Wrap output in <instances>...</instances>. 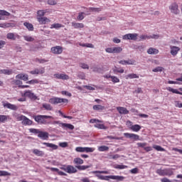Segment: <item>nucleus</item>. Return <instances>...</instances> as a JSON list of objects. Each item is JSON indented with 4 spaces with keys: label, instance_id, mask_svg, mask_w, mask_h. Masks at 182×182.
Here are the masks:
<instances>
[{
    "label": "nucleus",
    "instance_id": "55",
    "mask_svg": "<svg viewBox=\"0 0 182 182\" xmlns=\"http://www.w3.org/2000/svg\"><path fill=\"white\" fill-rule=\"evenodd\" d=\"M47 4H48V5L54 6V5H56L58 4V1H56V0H48Z\"/></svg>",
    "mask_w": 182,
    "mask_h": 182
},
{
    "label": "nucleus",
    "instance_id": "45",
    "mask_svg": "<svg viewBox=\"0 0 182 182\" xmlns=\"http://www.w3.org/2000/svg\"><path fill=\"white\" fill-rule=\"evenodd\" d=\"M23 38L27 42H33L35 41V38L30 36H24Z\"/></svg>",
    "mask_w": 182,
    "mask_h": 182
},
{
    "label": "nucleus",
    "instance_id": "34",
    "mask_svg": "<svg viewBox=\"0 0 182 182\" xmlns=\"http://www.w3.org/2000/svg\"><path fill=\"white\" fill-rule=\"evenodd\" d=\"M14 24L11 23H0V28H4V29L6 28H12Z\"/></svg>",
    "mask_w": 182,
    "mask_h": 182
},
{
    "label": "nucleus",
    "instance_id": "52",
    "mask_svg": "<svg viewBox=\"0 0 182 182\" xmlns=\"http://www.w3.org/2000/svg\"><path fill=\"white\" fill-rule=\"evenodd\" d=\"M26 83H28V85H36L39 83V80H38L37 79H34L26 82Z\"/></svg>",
    "mask_w": 182,
    "mask_h": 182
},
{
    "label": "nucleus",
    "instance_id": "35",
    "mask_svg": "<svg viewBox=\"0 0 182 182\" xmlns=\"http://www.w3.org/2000/svg\"><path fill=\"white\" fill-rule=\"evenodd\" d=\"M59 28H65V26L63 24H60L59 23H53L50 26V29H59Z\"/></svg>",
    "mask_w": 182,
    "mask_h": 182
},
{
    "label": "nucleus",
    "instance_id": "40",
    "mask_svg": "<svg viewBox=\"0 0 182 182\" xmlns=\"http://www.w3.org/2000/svg\"><path fill=\"white\" fill-rule=\"evenodd\" d=\"M153 149H154L157 151H166V149H164V148L160 146L159 145H154Z\"/></svg>",
    "mask_w": 182,
    "mask_h": 182
},
{
    "label": "nucleus",
    "instance_id": "12",
    "mask_svg": "<svg viewBox=\"0 0 182 182\" xmlns=\"http://www.w3.org/2000/svg\"><path fill=\"white\" fill-rule=\"evenodd\" d=\"M21 96L23 97H29V99H33V100H36L38 99V97L31 90H27L24 92V93L21 95Z\"/></svg>",
    "mask_w": 182,
    "mask_h": 182
},
{
    "label": "nucleus",
    "instance_id": "5",
    "mask_svg": "<svg viewBox=\"0 0 182 182\" xmlns=\"http://www.w3.org/2000/svg\"><path fill=\"white\" fill-rule=\"evenodd\" d=\"M49 103L51 105H60V103H69V100L65 98H60L58 97H53L49 100Z\"/></svg>",
    "mask_w": 182,
    "mask_h": 182
},
{
    "label": "nucleus",
    "instance_id": "28",
    "mask_svg": "<svg viewBox=\"0 0 182 182\" xmlns=\"http://www.w3.org/2000/svg\"><path fill=\"white\" fill-rule=\"evenodd\" d=\"M12 73H14V70H8V69H3V70H0V75H12Z\"/></svg>",
    "mask_w": 182,
    "mask_h": 182
},
{
    "label": "nucleus",
    "instance_id": "14",
    "mask_svg": "<svg viewBox=\"0 0 182 182\" xmlns=\"http://www.w3.org/2000/svg\"><path fill=\"white\" fill-rule=\"evenodd\" d=\"M124 136L127 137V139H132L133 140H135V141H137V140H140V136L136 134H130V133H124Z\"/></svg>",
    "mask_w": 182,
    "mask_h": 182
},
{
    "label": "nucleus",
    "instance_id": "16",
    "mask_svg": "<svg viewBox=\"0 0 182 182\" xmlns=\"http://www.w3.org/2000/svg\"><path fill=\"white\" fill-rule=\"evenodd\" d=\"M37 21L40 25H46V23H49V22H50V20H49V18L45 16L37 17Z\"/></svg>",
    "mask_w": 182,
    "mask_h": 182
},
{
    "label": "nucleus",
    "instance_id": "24",
    "mask_svg": "<svg viewBox=\"0 0 182 182\" xmlns=\"http://www.w3.org/2000/svg\"><path fill=\"white\" fill-rule=\"evenodd\" d=\"M72 26H73V28L75 29H82L83 28H85V24L82 23H76L75 21L72 22Z\"/></svg>",
    "mask_w": 182,
    "mask_h": 182
},
{
    "label": "nucleus",
    "instance_id": "49",
    "mask_svg": "<svg viewBox=\"0 0 182 182\" xmlns=\"http://www.w3.org/2000/svg\"><path fill=\"white\" fill-rule=\"evenodd\" d=\"M0 15H2L3 16H10L11 14L6 11L0 10Z\"/></svg>",
    "mask_w": 182,
    "mask_h": 182
},
{
    "label": "nucleus",
    "instance_id": "37",
    "mask_svg": "<svg viewBox=\"0 0 182 182\" xmlns=\"http://www.w3.org/2000/svg\"><path fill=\"white\" fill-rule=\"evenodd\" d=\"M126 79H139V75L134 73L129 74L126 76Z\"/></svg>",
    "mask_w": 182,
    "mask_h": 182
},
{
    "label": "nucleus",
    "instance_id": "39",
    "mask_svg": "<svg viewBox=\"0 0 182 182\" xmlns=\"http://www.w3.org/2000/svg\"><path fill=\"white\" fill-rule=\"evenodd\" d=\"M98 151H109V146H100L98 147Z\"/></svg>",
    "mask_w": 182,
    "mask_h": 182
},
{
    "label": "nucleus",
    "instance_id": "33",
    "mask_svg": "<svg viewBox=\"0 0 182 182\" xmlns=\"http://www.w3.org/2000/svg\"><path fill=\"white\" fill-rule=\"evenodd\" d=\"M23 25L26 26V28L28 29V31H33V24L28 23V22H24Z\"/></svg>",
    "mask_w": 182,
    "mask_h": 182
},
{
    "label": "nucleus",
    "instance_id": "4",
    "mask_svg": "<svg viewBox=\"0 0 182 182\" xmlns=\"http://www.w3.org/2000/svg\"><path fill=\"white\" fill-rule=\"evenodd\" d=\"M83 159L80 158H75L73 159V164L75 165V168H77V170H80V171H85L87 170V168H90V166H82L81 164H83Z\"/></svg>",
    "mask_w": 182,
    "mask_h": 182
},
{
    "label": "nucleus",
    "instance_id": "13",
    "mask_svg": "<svg viewBox=\"0 0 182 182\" xmlns=\"http://www.w3.org/2000/svg\"><path fill=\"white\" fill-rule=\"evenodd\" d=\"M51 52L54 53V55H60V53L63 52V48L60 46H56L51 48Z\"/></svg>",
    "mask_w": 182,
    "mask_h": 182
},
{
    "label": "nucleus",
    "instance_id": "32",
    "mask_svg": "<svg viewBox=\"0 0 182 182\" xmlns=\"http://www.w3.org/2000/svg\"><path fill=\"white\" fill-rule=\"evenodd\" d=\"M141 129V127L139 124H134V125H132L131 127H130V129L132 131V132H140Z\"/></svg>",
    "mask_w": 182,
    "mask_h": 182
},
{
    "label": "nucleus",
    "instance_id": "11",
    "mask_svg": "<svg viewBox=\"0 0 182 182\" xmlns=\"http://www.w3.org/2000/svg\"><path fill=\"white\" fill-rule=\"evenodd\" d=\"M138 33H128L123 36L124 41H137Z\"/></svg>",
    "mask_w": 182,
    "mask_h": 182
},
{
    "label": "nucleus",
    "instance_id": "8",
    "mask_svg": "<svg viewBox=\"0 0 182 182\" xmlns=\"http://www.w3.org/2000/svg\"><path fill=\"white\" fill-rule=\"evenodd\" d=\"M95 150V149L93 147L77 146L75 148V151H77L78 153H93Z\"/></svg>",
    "mask_w": 182,
    "mask_h": 182
},
{
    "label": "nucleus",
    "instance_id": "53",
    "mask_svg": "<svg viewBox=\"0 0 182 182\" xmlns=\"http://www.w3.org/2000/svg\"><path fill=\"white\" fill-rule=\"evenodd\" d=\"M5 176H11V173H9L6 171H0V177Z\"/></svg>",
    "mask_w": 182,
    "mask_h": 182
},
{
    "label": "nucleus",
    "instance_id": "19",
    "mask_svg": "<svg viewBox=\"0 0 182 182\" xmlns=\"http://www.w3.org/2000/svg\"><path fill=\"white\" fill-rule=\"evenodd\" d=\"M16 79H20L26 82V80H29V75L28 74L20 73L16 76Z\"/></svg>",
    "mask_w": 182,
    "mask_h": 182
},
{
    "label": "nucleus",
    "instance_id": "47",
    "mask_svg": "<svg viewBox=\"0 0 182 182\" xmlns=\"http://www.w3.org/2000/svg\"><path fill=\"white\" fill-rule=\"evenodd\" d=\"M114 53H120L123 50L122 47H114L113 48Z\"/></svg>",
    "mask_w": 182,
    "mask_h": 182
},
{
    "label": "nucleus",
    "instance_id": "29",
    "mask_svg": "<svg viewBox=\"0 0 182 182\" xmlns=\"http://www.w3.org/2000/svg\"><path fill=\"white\" fill-rule=\"evenodd\" d=\"M159 53V50L157 48H150L147 50L148 55H157Z\"/></svg>",
    "mask_w": 182,
    "mask_h": 182
},
{
    "label": "nucleus",
    "instance_id": "58",
    "mask_svg": "<svg viewBox=\"0 0 182 182\" xmlns=\"http://www.w3.org/2000/svg\"><path fill=\"white\" fill-rule=\"evenodd\" d=\"M152 72L157 73V72H163V67H156L152 70Z\"/></svg>",
    "mask_w": 182,
    "mask_h": 182
},
{
    "label": "nucleus",
    "instance_id": "6",
    "mask_svg": "<svg viewBox=\"0 0 182 182\" xmlns=\"http://www.w3.org/2000/svg\"><path fill=\"white\" fill-rule=\"evenodd\" d=\"M76 168V166H73L72 165H64L60 167L61 170H63V171H65V173H68V174H75V173L77 171V169Z\"/></svg>",
    "mask_w": 182,
    "mask_h": 182
},
{
    "label": "nucleus",
    "instance_id": "18",
    "mask_svg": "<svg viewBox=\"0 0 182 182\" xmlns=\"http://www.w3.org/2000/svg\"><path fill=\"white\" fill-rule=\"evenodd\" d=\"M170 49H171V55L172 56H177V53L180 52V48L174 46H170Z\"/></svg>",
    "mask_w": 182,
    "mask_h": 182
},
{
    "label": "nucleus",
    "instance_id": "56",
    "mask_svg": "<svg viewBox=\"0 0 182 182\" xmlns=\"http://www.w3.org/2000/svg\"><path fill=\"white\" fill-rule=\"evenodd\" d=\"M139 38V41H146V39H150V37L147 35H141Z\"/></svg>",
    "mask_w": 182,
    "mask_h": 182
},
{
    "label": "nucleus",
    "instance_id": "1",
    "mask_svg": "<svg viewBox=\"0 0 182 182\" xmlns=\"http://www.w3.org/2000/svg\"><path fill=\"white\" fill-rule=\"evenodd\" d=\"M97 177L98 180H105V181H109V179L116 180L117 181H123L124 180V176H103V175H95Z\"/></svg>",
    "mask_w": 182,
    "mask_h": 182
},
{
    "label": "nucleus",
    "instance_id": "10",
    "mask_svg": "<svg viewBox=\"0 0 182 182\" xmlns=\"http://www.w3.org/2000/svg\"><path fill=\"white\" fill-rule=\"evenodd\" d=\"M156 174H159V176H161V177H164V176H173V171L168 172V169H157L156 170Z\"/></svg>",
    "mask_w": 182,
    "mask_h": 182
},
{
    "label": "nucleus",
    "instance_id": "62",
    "mask_svg": "<svg viewBox=\"0 0 182 182\" xmlns=\"http://www.w3.org/2000/svg\"><path fill=\"white\" fill-rule=\"evenodd\" d=\"M105 52H107V53H114L113 48H107Z\"/></svg>",
    "mask_w": 182,
    "mask_h": 182
},
{
    "label": "nucleus",
    "instance_id": "64",
    "mask_svg": "<svg viewBox=\"0 0 182 182\" xmlns=\"http://www.w3.org/2000/svg\"><path fill=\"white\" fill-rule=\"evenodd\" d=\"M161 182H171V181L167 178H163L161 179Z\"/></svg>",
    "mask_w": 182,
    "mask_h": 182
},
{
    "label": "nucleus",
    "instance_id": "27",
    "mask_svg": "<svg viewBox=\"0 0 182 182\" xmlns=\"http://www.w3.org/2000/svg\"><path fill=\"white\" fill-rule=\"evenodd\" d=\"M42 144H43L44 146H46V147H50V149H53V150H58V145L55 144L43 142Z\"/></svg>",
    "mask_w": 182,
    "mask_h": 182
},
{
    "label": "nucleus",
    "instance_id": "7",
    "mask_svg": "<svg viewBox=\"0 0 182 182\" xmlns=\"http://www.w3.org/2000/svg\"><path fill=\"white\" fill-rule=\"evenodd\" d=\"M18 122H22V124L24 126H31L32 125V120L29 119L25 115H19L16 117Z\"/></svg>",
    "mask_w": 182,
    "mask_h": 182
},
{
    "label": "nucleus",
    "instance_id": "51",
    "mask_svg": "<svg viewBox=\"0 0 182 182\" xmlns=\"http://www.w3.org/2000/svg\"><path fill=\"white\" fill-rule=\"evenodd\" d=\"M89 11H90L91 12H100L102 11V9L91 7L89 9Z\"/></svg>",
    "mask_w": 182,
    "mask_h": 182
},
{
    "label": "nucleus",
    "instance_id": "44",
    "mask_svg": "<svg viewBox=\"0 0 182 182\" xmlns=\"http://www.w3.org/2000/svg\"><path fill=\"white\" fill-rule=\"evenodd\" d=\"M43 107L46 110H52V109H53L52 105H50V104H47V103L43 104Z\"/></svg>",
    "mask_w": 182,
    "mask_h": 182
},
{
    "label": "nucleus",
    "instance_id": "2",
    "mask_svg": "<svg viewBox=\"0 0 182 182\" xmlns=\"http://www.w3.org/2000/svg\"><path fill=\"white\" fill-rule=\"evenodd\" d=\"M33 119L38 124H49L50 122H48L46 119H53V117L49 115H36L33 116Z\"/></svg>",
    "mask_w": 182,
    "mask_h": 182
},
{
    "label": "nucleus",
    "instance_id": "17",
    "mask_svg": "<svg viewBox=\"0 0 182 182\" xmlns=\"http://www.w3.org/2000/svg\"><path fill=\"white\" fill-rule=\"evenodd\" d=\"M4 107H7V109H10L11 110H18V107L15 105L3 102Z\"/></svg>",
    "mask_w": 182,
    "mask_h": 182
},
{
    "label": "nucleus",
    "instance_id": "50",
    "mask_svg": "<svg viewBox=\"0 0 182 182\" xmlns=\"http://www.w3.org/2000/svg\"><path fill=\"white\" fill-rule=\"evenodd\" d=\"M136 146H138L139 148H141V149H144V148L146 147V146H147V143H146V142H143V143H141V142H138V143L136 144Z\"/></svg>",
    "mask_w": 182,
    "mask_h": 182
},
{
    "label": "nucleus",
    "instance_id": "22",
    "mask_svg": "<svg viewBox=\"0 0 182 182\" xmlns=\"http://www.w3.org/2000/svg\"><path fill=\"white\" fill-rule=\"evenodd\" d=\"M120 65H134L136 63V60H122L119 62Z\"/></svg>",
    "mask_w": 182,
    "mask_h": 182
},
{
    "label": "nucleus",
    "instance_id": "61",
    "mask_svg": "<svg viewBox=\"0 0 182 182\" xmlns=\"http://www.w3.org/2000/svg\"><path fill=\"white\" fill-rule=\"evenodd\" d=\"M182 103L180 101H175V107L181 109Z\"/></svg>",
    "mask_w": 182,
    "mask_h": 182
},
{
    "label": "nucleus",
    "instance_id": "20",
    "mask_svg": "<svg viewBox=\"0 0 182 182\" xmlns=\"http://www.w3.org/2000/svg\"><path fill=\"white\" fill-rule=\"evenodd\" d=\"M117 110L119 113V114H129V113L127 108L124 107H117Z\"/></svg>",
    "mask_w": 182,
    "mask_h": 182
},
{
    "label": "nucleus",
    "instance_id": "15",
    "mask_svg": "<svg viewBox=\"0 0 182 182\" xmlns=\"http://www.w3.org/2000/svg\"><path fill=\"white\" fill-rule=\"evenodd\" d=\"M31 75H43L45 73V68H35L30 71Z\"/></svg>",
    "mask_w": 182,
    "mask_h": 182
},
{
    "label": "nucleus",
    "instance_id": "36",
    "mask_svg": "<svg viewBox=\"0 0 182 182\" xmlns=\"http://www.w3.org/2000/svg\"><path fill=\"white\" fill-rule=\"evenodd\" d=\"M46 11L45 10H38L37 11V18H42L45 16Z\"/></svg>",
    "mask_w": 182,
    "mask_h": 182
},
{
    "label": "nucleus",
    "instance_id": "26",
    "mask_svg": "<svg viewBox=\"0 0 182 182\" xmlns=\"http://www.w3.org/2000/svg\"><path fill=\"white\" fill-rule=\"evenodd\" d=\"M33 154L38 156V157H43V156H45V152L36 149L33 150Z\"/></svg>",
    "mask_w": 182,
    "mask_h": 182
},
{
    "label": "nucleus",
    "instance_id": "30",
    "mask_svg": "<svg viewBox=\"0 0 182 182\" xmlns=\"http://www.w3.org/2000/svg\"><path fill=\"white\" fill-rule=\"evenodd\" d=\"M166 90L168 92H171L172 93H175L176 95H181L182 96V92L178 91L177 89L171 88V87H166Z\"/></svg>",
    "mask_w": 182,
    "mask_h": 182
},
{
    "label": "nucleus",
    "instance_id": "43",
    "mask_svg": "<svg viewBox=\"0 0 182 182\" xmlns=\"http://www.w3.org/2000/svg\"><path fill=\"white\" fill-rule=\"evenodd\" d=\"M92 174H109V171H92Z\"/></svg>",
    "mask_w": 182,
    "mask_h": 182
},
{
    "label": "nucleus",
    "instance_id": "23",
    "mask_svg": "<svg viewBox=\"0 0 182 182\" xmlns=\"http://www.w3.org/2000/svg\"><path fill=\"white\" fill-rule=\"evenodd\" d=\"M6 38L11 41H16V38H19V35H15L14 33H9Z\"/></svg>",
    "mask_w": 182,
    "mask_h": 182
},
{
    "label": "nucleus",
    "instance_id": "63",
    "mask_svg": "<svg viewBox=\"0 0 182 182\" xmlns=\"http://www.w3.org/2000/svg\"><path fill=\"white\" fill-rule=\"evenodd\" d=\"M60 147H68V142H61L59 144Z\"/></svg>",
    "mask_w": 182,
    "mask_h": 182
},
{
    "label": "nucleus",
    "instance_id": "31",
    "mask_svg": "<svg viewBox=\"0 0 182 182\" xmlns=\"http://www.w3.org/2000/svg\"><path fill=\"white\" fill-rule=\"evenodd\" d=\"M95 127L97 129H100V130H107V127L105 126L103 124L100 123H96L95 125Z\"/></svg>",
    "mask_w": 182,
    "mask_h": 182
},
{
    "label": "nucleus",
    "instance_id": "46",
    "mask_svg": "<svg viewBox=\"0 0 182 182\" xmlns=\"http://www.w3.org/2000/svg\"><path fill=\"white\" fill-rule=\"evenodd\" d=\"M8 120L6 115H0V123H5Z\"/></svg>",
    "mask_w": 182,
    "mask_h": 182
},
{
    "label": "nucleus",
    "instance_id": "60",
    "mask_svg": "<svg viewBox=\"0 0 182 182\" xmlns=\"http://www.w3.org/2000/svg\"><path fill=\"white\" fill-rule=\"evenodd\" d=\"M61 95H63L65 96H68V97H72V93L68 92V91H62Z\"/></svg>",
    "mask_w": 182,
    "mask_h": 182
},
{
    "label": "nucleus",
    "instance_id": "21",
    "mask_svg": "<svg viewBox=\"0 0 182 182\" xmlns=\"http://www.w3.org/2000/svg\"><path fill=\"white\" fill-rule=\"evenodd\" d=\"M54 77L56 79H62V80H69V75L66 74H54Z\"/></svg>",
    "mask_w": 182,
    "mask_h": 182
},
{
    "label": "nucleus",
    "instance_id": "48",
    "mask_svg": "<svg viewBox=\"0 0 182 182\" xmlns=\"http://www.w3.org/2000/svg\"><path fill=\"white\" fill-rule=\"evenodd\" d=\"M127 166L126 165H116L114 166V168H117L118 170H124V168H127Z\"/></svg>",
    "mask_w": 182,
    "mask_h": 182
},
{
    "label": "nucleus",
    "instance_id": "9",
    "mask_svg": "<svg viewBox=\"0 0 182 182\" xmlns=\"http://www.w3.org/2000/svg\"><path fill=\"white\" fill-rule=\"evenodd\" d=\"M169 11L174 15H178L180 14V9H178V4L177 3H172L169 6Z\"/></svg>",
    "mask_w": 182,
    "mask_h": 182
},
{
    "label": "nucleus",
    "instance_id": "38",
    "mask_svg": "<svg viewBox=\"0 0 182 182\" xmlns=\"http://www.w3.org/2000/svg\"><path fill=\"white\" fill-rule=\"evenodd\" d=\"M93 110H105V106L100 105H96L92 107Z\"/></svg>",
    "mask_w": 182,
    "mask_h": 182
},
{
    "label": "nucleus",
    "instance_id": "41",
    "mask_svg": "<svg viewBox=\"0 0 182 182\" xmlns=\"http://www.w3.org/2000/svg\"><path fill=\"white\" fill-rule=\"evenodd\" d=\"M109 77L112 79V82H113V83H119L120 82V80L116 76L109 75Z\"/></svg>",
    "mask_w": 182,
    "mask_h": 182
},
{
    "label": "nucleus",
    "instance_id": "57",
    "mask_svg": "<svg viewBox=\"0 0 182 182\" xmlns=\"http://www.w3.org/2000/svg\"><path fill=\"white\" fill-rule=\"evenodd\" d=\"M109 159H112V160H117V159H120V155L119 154H114V155H109Z\"/></svg>",
    "mask_w": 182,
    "mask_h": 182
},
{
    "label": "nucleus",
    "instance_id": "3",
    "mask_svg": "<svg viewBox=\"0 0 182 182\" xmlns=\"http://www.w3.org/2000/svg\"><path fill=\"white\" fill-rule=\"evenodd\" d=\"M30 133H33L34 134H38V137L42 140H48L49 139V133L46 132H42L37 129L31 128L28 129Z\"/></svg>",
    "mask_w": 182,
    "mask_h": 182
},
{
    "label": "nucleus",
    "instance_id": "59",
    "mask_svg": "<svg viewBox=\"0 0 182 182\" xmlns=\"http://www.w3.org/2000/svg\"><path fill=\"white\" fill-rule=\"evenodd\" d=\"M80 67L82 68V69H89V65L84 63H80Z\"/></svg>",
    "mask_w": 182,
    "mask_h": 182
},
{
    "label": "nucleus",
    "instance_id": "25",
    "mask_svg": "<svg viewBox=\"0 0 182 182\" xmlns=\"http://www.w3.org/2000/svg\"><path fill=\"white\" fill-rule=\"evenodd\" d=\"M60 126L63 127V129H65V127H66L70 130H73V129H75V126L72 125L71 124H66V123L61 122L60 123Z\"/></svg>",
    "mask_w": 182,
    "mask_h": 182
},
{
    "label": "nucleus",
    "instance_id": "42",
    "mask_svg": "<svg viewBox=\"0 0 182 182\" xmlns=\"http://www.w3.org/2000/svg\"><path fill=\"white\" fill-rule=\"evenodd\" d=\"M35 62L38 63H46V62H49V60H45L43 58H35Z\"/></svg>",
    "mask_w": 182,
    "mask_h": 182
},
{
    "label": "nucleus",
    "instance_id": "54",
    "mask_svg": "<svg viewBox=\"0 0 182 182\" xmlns=\"http://www.w3.org/2000/svg\"><path fill=\"white\" fill-rule=\"evenodd\" d=\"M85 12H80L78 14L77 19L78 21H83L85 19Z\"/></svg>",
    "mask_w": 182,
    "mask_h": 182
}]
</instances>
